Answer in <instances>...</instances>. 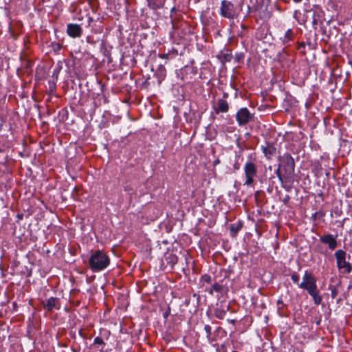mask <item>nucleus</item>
I'll return each mask as SVG.
<instances>
[{"instance_id":"obj_1","label":"nucleus","mask_w":352,"mask_h":352,"mask_svg":"<svg viewBox=\"0 0 352 352\" xmlns=\"http://www.w3.org/2000/svg\"><path fill=\"white\" fill-rule=\"evenodd\" d=\"M110 263L109 256L101 250L94 252L89 258V265L92 272H97L107 268Z\"/></svg>"},{"instance_id":"obj_2","label":"nucleus","mask_w":352,"mask_h":352,"mask_svg":"<svg viewBox=\"0 0 352 352\" xmlns=\"http://www.w3.org/2000/svg\"><path fill=\"white\" fill-rule=\"evenodd\" d=\"M335 258L338 270L344 274H350L352 272V265L346 260V252L339 249L335 252Z\"/></svg>"},{"instance_id":"obj_3","label":"nucleus","mask_w":352,"mask_h":352,"mask_svg":"<svg viewBox=\"0 0 352 352\" xmlns=\"http://www.w3.org/2000/svg\"><path fill=\"white\" fill-rule=\"evenodd\" d=\"M280 165L284 171V179H291L294 173V158L289 154L285 153L281 157Z\"/></svg>"},{"instance_id":"obj_4","label":"nucleus","mask_w":352,"mask_h":352,"mask_svg":"<svg viewBox=\"0 0 352 352\" xmlns=\"http://www.w3.org/2000/svg\"><path fill=\"white\" fill-rule=\"evenodd\" d=\"M244 173L245 176V186H252L254 182V178L257 175V168L256 165L252 162H248L244 166Z\"/></svg>"},{"instance_id":"obj_5","label":"nucleus","mask_w":352,"mask_h":352,"mask_svg":"<svg viewBox=\"0 0 352 352\" xmlns=\"http://www.w3.org/2000/svg\"><path fill=\"white\" fill-rule=\"evenodd\" d=\"M220 14L225 18L234 19L236 16V10L234 4L226 0L221 2Z\"/></svg>"},{"instance_id":"obj_6","label":"nucleus","mask_w":352,"mask_h":352,"mask_svg":"<svg viewBox=\"0 0 352 352\" xmlns=\"http://www.w3.org/2000/svg\"><path fill=\"white\" fill-rule=\"evenodd\" d=\"M236 120L240 126H243L248 123L253 118L249 110L244 107L240 109L236 115Z\"/></svg>"},{"instance_id":"obj_7","label":"nucleus","mask_w":352,"mask_h":352,"mask_svg":"<svg viewBox=\"0 0 352 352\" xmlns=\"http://www.w3.org/2000/svg\"><path fill=\"white\" fill-rule=\"evenodd\" d=\"M67 33L72 38L80 37L82 34V29L80 25L69 23L67 26Z\"/></svg>"},{"instance_id":"obj_8","label":"nucleus","mask_w":352,"mask_h":352,"mask_svg":"<svg viewBox=\"0 0 352 352\" xmlns=\"http://www.w3.org/2000/svg\"><path fill=\"white\" fill-rule=\"evenodd\" d=\"M320 241L321 243L327 244L329 248L331 250L336 249L338 246V242L336 237L331 234L320 236Z\"/></svg>"},{"instance_id":"obj_9","label":"nucleus","mask_w":352,"mask_h":352,"mask_svg":"<svg viewBox=\"0 0 352 352\" xmlns=\"http://www.w3.org/2000/svg\"><path fill=\"white\" fill-rule=\"evenodd\" d=\"M152 70L155 71V76L157 80L158 85H160L166 76V68L162 64H159L155 69V65H153Z\"/></svg>"},{"instance_id":"obj_10","label":"nucleus","mask_w":352,"mask_h":352,"mask_svg":"<svg viewBox=\"0 0 352 352\" xmlns=\"http://www.w3.org/2000/svg\"><path fill=\"white\" fill-rule=\"evenodd\" d=\"M217 58L221 63L222 65H225L226 63L230 62L233 58V56L232 52L226 50L223 51H221L217 55Z\"/></svg>"},{"instance_id":"obj_11","label":"nucleus","mask_w":352,"mask_h":352,"mask_svg":"<svg viewBox=\"0 0 352 352\" xmlns=\"http://www.w3.org/2000/svg\"><path fill=\"white\" fill-rule=\"evenodd\" d=\"M298 287L306 289L309 294L313 293L317 290L316 280L314 279L307 283H300L298 284Z\"/></svg>"},{"instance_id":"obj_12","label":"nucleus","mask_w":352,"mask_h":352,"mask_svg":"<svg viewBox=\"0 0 352 352\" xmlns=\"http://www.w3.org/2000/svg\"><path fill=\"white\" fill-rule=\"evenodd\" d=\"M58 299L56 298L51 297L50 298L45 304H44L43 307L47 311H52L53 309H59V307L58 305Z\"/></svg>"},{"instance_id":"obj_13","label":"nucleus","mask_w":352,"mask_h":352,"mask_svg":"<svg viewBox=\"0 0 352 352\" xmlns=\"http://www.w3.org/2000/svg\"><path fill=\"white\" fill-rule=\"evenodd\" d=\"M228 104L227 101L224 99H219L217 102V109H216V112H227L228 111Z\"/></svg>"},{"instance_id":"obj_14","label":"nucleus","mask_w":352,"mask_h":352,"mask_svg":"<svg viewBox=\"0 0 352 352\" xmlns=\"http://www.w3.org/2000/svg\"><path fill=\"white\" fill-rule=\"evenodd\" d=\"M261 149L265 155L268 158H270L276 152L275 147L270 144H267L265 146H262Z\"/></svg>"},{"instance_id":"obj_15","label":"nucleus","mask_w":352,"mask_h":352,"mask_svg":"<svg viewBox=\"0 0 352 352\" xmlns=\"http://www.w3.org/2000/svg\"><path fill=\"white\" fill-rule=\"evenodd\" d=\"M165 0H148V6L153 10H157L164 6Z\"/></svg>"},{"instance_id":"obj_16","label":"nucleus","mask_w":352,"mask_h":352,"mask_svg":"<svg viewBox=\"0 0 352 352\" xmlns=\"http://www.w3.org/2000/svg\"><path fill=\"white\" fill-rule=\"evenodd\" d=\"M294 37V33L292 29H288L285 33L284 34L283 36L280 38V40L282 41V43L283 44H287L289 41H292Z\"/></svg>"},{"instance_id":"obj_17","label":"nucleus","mask_w":352,"mask_h":352,"mask_svg":"<svg viewBox=\"0 0 352 352\" xmlns=\"http://www.w3.org/2000/svg\"><path fill=\"white\" fill-rule=\"evenodd\" d=\"M243 223L241 221H238L235 223H232L230 225V232L236 234L241 229Z\"/></svg>"},{"instance_id":"obj_18","label":"nucleus","mask_w":352,"mask_h":352,"mask_svg":"<svg viewBox=\"0 0 352 352\" xmlns=\"http://www.w3.org/2000/svg\"><path fill=\"white\" fill-rule=\"evenodd\" d=\"M309 295L313 298L315 305H318L321 303L322 297L320 296L317 290L314 292L313 293L309 294Z\"/></svg>"},{"instance_id":"obj_19","label":"nucleus","mask_w":352,"mask_h":352,"mask_svg":"<svg viewBox=\"0 0 352 352\" xmlns=\"http://www.w3.org/2000/svg\"><path fill=\"white\" fill-rule=\"evenodd\" d=\"M245 58V54L243 52H238L234 57V63H243Z\"/></svg>"},{"instance_id":"obj_20","label":"nucleus","mask_w":352,"mask_h":352,"mask_svg":"<svg viewBox=\"0 0 352 352\" xmlns=\"http://www.w3.org/2000/svg\"><path fill=\"white\" fill-rule=\"evenodd\" d=\"M314 279H316V278L311 274L306 271L303 276L302 281L301 283H307Z\"/></svg>"},{"instance_id":"obj_21","label":"nucleus","mask_w":352,"mask_h":352,"mask_svg":"<svg viewBox=\"0 0 352 352\" xmlns=\"http://www.w3.org/2000/svg\"><path fill=\"white\" fill-rule=\"evenodd\" d=\"M223 289V287L222 285H219V283H214L212 287V289L209 291V293L210 294H213V291H215L217 292H221Z\"/></svg>"},{"instance_id":"obj_22","label":"nucleus","mask_w":352,"mask_h":352,"mask_svg":"<svg viewBox=\"0 0 352 352\" xmlns=\"http://www.w3.org/2000/svg\"><path fill=\"white\" fill-rule=\"evenodd\" d=\"M214 315L217 318L222 319L226 315V311L222 309H217L214 311Z\"/></svg>"},{"instance_id":"obj_23","label":"nucleus","mask_w":352,"mask_h":352,"mask_svg":"<svg viewBox=\"0 0 352 352\" xmlns=\"http://www.w3.org/2000/svg\"><path fill=\"white\" fill-rule=\"evenodd\" d=\"M276 175L278 177L279 180L281 182H283V178H284V175H282L281 166H280V164L278 165V167L277 170H276Z\"/></svg>"},{"instance_id":"obj_24","label":"nucleus","mask_w":352,"mask_h":352,"mask_svg":"<svg viewBox=\"0 0 352 352\" xmlns=\"http://www.w3.org/2000/svg\"><path fill=\"white\" fill-rule=\"evenodd\" d=\"M292 281L298 285L299 283V276L296 273H293L291 276Z\"/></svg>"},{"instance_id":"obj_25","label":"nucleus","mask_w":352,"mask_h":352,"mask_svg":"<svg viewBox=\"0 0 352 352\" xmlns=\"http://www.w3.org/2000/svg\"><path fill=\"white\" fill-rule=\"evenodd\" d=\"M94 344L104 345L103 340L100 337H96L94 340Z\"/></svg>"},{"instance_id":"obj_26","label":"nucleus","mask_w":352,"mask_h":352,"mask_svg":"<svg viewBox=\"0 0 352 352\" xmlns=\"http://www.w3.org/2000/svg\"><path fill=\"white\" fill-rule=\"evenodd\" d=\"M168 258H170V265L173 267L177 261V256H175V255H170L168 256Z\"/></svg>"},{"instance_id":"obj_27","label":"nucleus","mask_w":352,"mask_h":352,"mask_svg":"<svg viewBox=\"0 0 352 352\" xmlns=\"http://www.w3.org/2000/svg\"><path fill=\"white\" fill-rule=\"evenodd\" d=\"M211 327L208 324L204 326V331L206 333L207 337L209 338L211 335Z\"/></svg>"},{"instance_id":"obj_28","label":"nucleus","mask_w":352,"mask_h":352,"mask_svg":"<svg viewBox=\"0 0 352 352\" xmlns=\"http://www.w3.org/2000/svg\"><path fill=\"white\" fill-rule=\"evenodd\" d=\"M201 280L206 283H210L211 280V277L210 275L204 274L201 276Z\"/></svg>"},{"instance_id":"obj_29","label":"nucleus","mask_w":352,"mask_h":352,"mask_svg":"<svg viewBox=\"0 0 352 352\" xmlns=\"http://www.w3.org/2000/svg\"><path fill=\"white\" fill-rule=\"evenodd\" d=\"M285 86V82L280 80L278 82V85H277V87H278L279 88L282 87H284Z\"/></svg>"},{"instance_id":"obj_30","label":"nucleus","mask_w":352,"mask_h":352,"mask_svg":"<svg viewBox=\"0 0 352 352\" xmlns=\"http://www.w3.org/2000/svg\"><path fill=\"white\" fill-rule=\"evenodd\" d=\"M169 54H163L160 55V57L163 59H167L168 58Z\"/></svg>"},{"instance_id":"obj_31","label":"nucleus","mask_w":352,"mask_h":352,"mask_svg":"<svg viewBox=\"0 0 352 352\" xmlns=\"http://www.w3.org/2000/svg\"><path fill=\"white\" fill-rule=\"evenodd\" d=\"M331 297L332 298H335L336 295H337V292L336 289H333L332 292H331Z\"/></svg>"},{"instance_id":"obj_32","label":"nucleus","mask_w":352,"mask_h":352,"mask_svg":"<svg viewBox=\"0 0 352 352\" xmlns=\"http://www.w3.org/2000/svg\"><path fill=\"white\" fill-rule=\"evenodd\" d=\"M276 81H277V79H276L275 78H272V79L271 80L272 85V86H276V85H275V82H276Z\"/></svg>"},{"instance_id":"obj_33","label":"nucleus","mask_w":352,"mask_h":352,"mask_svg":"<svg viewBox=\"0 0 352 352\" xmlns=\"http://www.w3.org/2000/svg\"><path fill=\"white\" fill-rule=\"evenodd\" d=\"M305 47V44L304 43H299V48Z\"/></svg>"},{"instance_id":"obj_34","label":"nucleus","mask_w":352,"mask_h":352,"mask_svg":"<svg viewBox=\"0 0 352 352\" xmlns=\"http://www.w3.org/2000/svg\"><path fill=\"white\" fill-rule=\"evenodd\" d=\"M228 96V94L227 93L223 94V98H226Z\"/></svg>"},{"instance_id":"obj_35","label":"nucleus","mask_w":352,"mask_h":352,"mask_svg":"<svg viewBox=\"0 0 352 352\" xmlns=\"http://www.w3.org/2000/svg\"><path fill=\"white\" fill-rule=\"evenodd\" d=\"M168 316V311L164 313V318H166Z\"/></svg>"},{"instance_id":"obj_36","label":"nucleus","mask_w":352,"mask_h":352,"mask_svg":"<svg viewBox=\"0 0 352 352\" xmlns=\"http://www.w3.org/2000/svg\"><path fill=\"white\" fill-rule=\"evenodd\" d=\"M295 3H300L301 2L302 0H293Z\"/></svg>"},{"instance_id":"obj_37","label":"nucleus","mask_w":352,"mask_h":352,"mask_svg":"<svg viewBox=\"0 0 352 352\" xmlns=\"http://www.w3.org/2000/svg\"><path fill=\"white\" fill-rule=\"evenodd\" d=\"M313 23H314V24H317V21H316V19H314V20H313Z\"/></svg>"},{"instance_id":"obj_38","label":"nucleus","mask_w":352,"mask_h":352,"mask_svg":"<svg viewBox=\"0 0 352 352\" xmlns=\"http://www.w3.org/2000/svg\"><path fill=\"white\" fill-rule=\"evenodd\" d=\"M53 91H54V89H50V94H52Z\"/></svg>"},{"instance_id":"obj_39","label":"nucleus","mask_w":352,"mask_h":352,"mask_svg":"<svg viewBox=\"0 0 352 352\" xmlns=\"http://www.w3.org/2000/svg\"><path fill=\"white\" fill-rule=\"evenodd\" d=\"M56 48H60V45L56 46Z\"/></svg>"},{"instance_id":"obj_40","label":"nucleus","mask_w":352,"mask_h":352,"mask_svg":"<svg viewBox=\"0 0 352 352\" xmlns=\"http://www.w3.org/2000/svg\"><path fill=\"white\" fill-rule=\"evenodd\" d=\"M56 48H60V45L56 46Z\"/></svg>"},{"instance_id":"obj_41","label":"nucleus","mask_w":352,"mask_h":352,"mask_svg":"<svg viewBox=\"0 0 352 352\" xmlns=\"http://www.w3.org/2000/svg\"><path fill=\"white\" fill-rule=\"evenodd\" d=\"M21 96H22V97H24V96H25L23 93H22V94H21Z\"/></svg>"},{"instance_id":"obj_42","label":"nucleus","mask_w":352,"mask_h":352,"mask_svg":"<svg viewBox=\"0 0 352 352\" xmlns=\"http://www.w3.org/2000/svg\"><path fill=\"white\" fill-rule=\"evenodd\" d=\"M34 91L32 92V96L34 97Z\"/></svg>"}]
</instances>
